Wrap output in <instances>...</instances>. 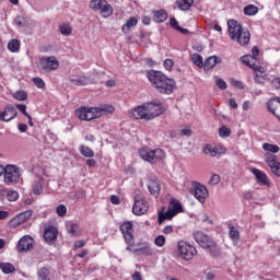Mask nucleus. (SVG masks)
I'll use <instances>...</instances> for the list:
<instances>
[{
  "mask_svg": "<svg viewBox=\"0 0 280 280\" xmlns=\"http://www.w3.org/2000/svg\"><path fill=\"white\" fill-rule=\"evenodd\" d=\"M132 117L135 119H145L148 121V108L147 105H139L132 110Z\"/></svg>",
  "mask_w": 280,
  "mask_h": 280,
  "instance_id": "b1692460",
  "label": "nucleus"
},
{
  "mask_svg": "<svg viewBox=\"0 0 280 280\" xmlns=\"http://www.w3.org/2000/svg\"><path fill=\"white\" fill-rule=\"evenodd\" d=\"M13 98L18 100V102H25V100H27V92H25V91H16L13 94Z\"/></svg>",
  "mask_w": 280,
  "mask_h": 280,
  "instance_id": "a19ab883",
  "label": "nucleus"
},
{
  "mask_svg": "<svg viewBox=\"0 0 280 280\" xmlns=\"http://www.w3.org/2000/svg\"><path fill=\"white\" fill-rule=\"evenodd\" d=\"M138 154L140 159L147 161L148 163H151L152 165L161 163V161L165 159V151H163L162 149L152 150L150 148H141L138 151Z\"/></svg>",
  "mask_w": 280,
  "mask_h": 280,
  "instance_id": "20e7f679",
  "label": "nucleus"
},
{
  "mask_svg": "<svg viewBox=\"0 0 280 280\" xmlns=\"http://www.w3.org/2000/svg\"><path fill=\"white\" fill-rule=\"evenodd\" d=\"M265 162L267 163L268 167H270L272 174L280 178V162L277 161V155L266 153L265 154Z\"/></svg>",
  "mask_w": 280,
  "mask_h": 280,
  "instance_id": "dca6fc26",
  "label": "nucleus"
},
{
  "mask_svg": "<svg viewBox=\"0 0 280 280\" xmlns=\"http://www.w3.org/2000/svg\"><path fill=\"white\" fill-rule=\"evenodd\" d=\"M43 185H45V179H43V177H38V179L34 182L33 194L35 196H40V194H43Z\"/></svg>",
  "mask_w": 280,
  "mask_h": 280,
  "instance_id": "7c9ffc66",
  "label": "nucleus"
},
{
  "mask_svg": "<svg viewBox=\"0 0 280 280\" xmlns=\"http://www.w3.org/2000/svg\"><path fill=\"white\" fill-rule=\"evenodd\" d=\"M252 174L255 176L258 185L261 187H270L272 185L270 183V177L266 174V172L259 170V168H252Z\"/></svg>",
  "mask_w": 280,
  "mask_h": 280,
  "instance_id": "6ab92c4d",
  "label": "nucleus"
},
{
  "mask_svg": "<svg viewBox=\"0 0 280 280\" xmlns=\"http://www.w3.org/2000/svg\"><path fill=\"white\" fill-rule=\"evenodd\" d=\"M191 61L194 62V65H196V67H199V69H202L205 65L202 56L197 52L191 55Z\"/></svg>",
  "mask_w": 280,
  "mask_h": 280,
  "instance_id": "4c0bfd02",
  "label": "nucleus"
},
{
  "mask_svg": "<svg viewBox=\"0 0 280 280\" xmlns=\"http://www.w3.org/2000/svg\"><path fill=\"white\" fill-rule=\"evenodd\" d=\"M32 215H34V211H32V210H26L24 212H21L18 215H15L10 221L12 229H16V226H21V224H24V222H27L32 218Z\"/></svg>",
  "mask_w": 280,
  "mask_h": 280,
  "instance_id": "a211bd4d",
  "label": "nucleus"
},
{
  "mask_svg": "<svg viewBox=\"0 0 280 280\" xmlns=\"http://www.w3.org/2000/svg\"><path fill=\"white\" fill-rule=\"evenodd\" d=\"M21 167L14 164H7L3 183L4 185H19L21 183Z\"/></svg>",
  "mask_w": 280,
  "mask_h": 280,
  "instance_id": "423d86ee",
  "label": "nucleus"
},
{
  "mask_svg": "<svg viewBox=\"0 0 280 280\" xmlns=\"http://www.w3.org/2000/svg\"><path fill=\"white\" fill-rule=\"evenodd\" d=\"M145 106L148 121L155 119V117H159L160 115H163V107L161 105L154 103H147Z\"/></svg>",
  "mask_w": 280,
  "mask_h": 280,
  "instance_id": "412c9836",
  "label": "nucleus"
},
{
  "mask_svg": "<svg viewBox=\"0 0 280 280\" xmlns=\"http://www.w3.org/2000/svg\"><path fill=\"white\" fill-rule=\"evenodd\" d=\"M8 49L12 51V54H16V51L21 49V42H19V39H11L8 43Z\"/></svg>",
  "mask_w": 280,
  "mask_h": 280,
  "instance_id": "f704fd0d",
  "label": "nucleus"
},
{
  "mask_svg": "<svg viewBox=\"0 0 280 280\" xmlns=\"http://www.w3.org/2000/svg\"><path fill=\"white\" fill-rule=\"evenodd\" d=\"M132 280H143V276L139 271H135L133 275H131Z\"/></svg>",
  "mask_w": 280,
  "mask_h": 280,
  "instance_id": "69168bd1",
  "label": "nucleus"
},
{
  "mask_svg": "<svg viewBox=\"0 0 280 280\" xmlns=\"http://www.w3.org/2000/svg\"><path fill=\"white\" fill-rule=\"evenodd\" d=\"M154 244L155 246H158L159 248H163V246H165V236L163 235H158L154 238Z\"/></svg>",
  "mask_w": 280,
  "mask_h": 280,
  "instance_id": "49530a36",
  "label": "nucleus"
},
{
  "mask_svg": "<svg viewBox=\"0 0 280 280\" xmlns=\"http://www.w3.org/2000/svg\"><path fill=\"white\" fill-rule=\"evenodd\" d=\"M178 213H183V205L176 198H172L168 202V209L166 212H159L158 222L159 224H163L164 220H172Z\"/></svg>",
  "mask_w": 280,
  "mask_h": 280,
  "instance_id": "39448f33",
  "label": "nucleus"
},
{
  "mask_svg": "<svg viewBox=\"0 0 280 280\" xmlns=\"http://www.w3.org/2000/svg\"><path fill=\"white\" fill-rule=\"evenodd\" d=\"M79 226L75 223L70 224L69 233L71 235H78Z\"/></svg>",
  "mask_w": 280,
  "mask_h": 280,
  "instance_id": "6e6d98bb",
  "label": "nucleus"
},
{
  "mask_svg": "<svg viewBox=\"0 0 280 280\" xmlns=\"http://www.w3.org/2000/svg\"><path fill=\"white\" fill-rule=\"evenodd\" d=\"M39 67L43 71H46V73H50V71H56V69L60 67V62L54 56L43 57L39 59Z\"/></svg>",
  "mask_w": 280,
  "mask_h": 280,
  "instance_id": "f8f14e48",
  "label": "nucleus"
},
{
  "mask_svg": "<svg viewBox=\"0 0 280 280\" xmlns=\"http://www.w3.org/2000/svg\"><path fill=\"white\" fill-rule=\"evenodd\" d=\"M119 231L121 232L122 237L128 245L126 247V250H132V248L135 247V223H132V221H126L120 224Z\"/></svg>",
  "mask_w": 280,
  "mask_h": 280,
  "instance_id": "6e6552de",
  "label": "nucleus"
},
{
  "mask_svg": "<svg viewBox=\"0 0 280 280\" xmlns=\"http://www.w3.org/2000/svg\"><path fill=\"white\" fill-rule=\"evenodd\" d=\"M215 84H217V86L218 88H220L221 89V91H226V81L225 80H223V79H217L215 80Z\"/></svg>",
  "mask_w": 280,
  "mask_h": 280,
  "instance_id": "603ef678",
  "label": "nucleus"
},
{
  "mask_svg": "<svg viewBox=\"0 0 280 280\" xmlns=\"http://www.w3.org/2000/svg\"><path fill=\"white\" fill-rule=\"evenodd\" d=\"M271 86H272L273 89H276L277 91H280V78H279V77L273 78V79L271 80Z\"/></svg>",
  "mask_w": 280,
  "mask_h": 280,
  "instance_id": "864d4df0",
  "label": "nucleus"
},
{
  "mask_svg": "<svg viewBox=\"0 0 280 280\" xmlns=\"http://www.w3.org/2000/svg\"><path fill=\"white\" fill-rule=\"evenodd\" d=\"M18 128H19L20 132H27V125H25V124H20L18 126Z\"/></svg>",
  "mask_w": 280,
  "mask_h": 280,
  "instance_id": "774afa93",
  "label": "nucleus"
},
{
  "mask_svg": "<svg viewBox=\"0 0 280 280\" xmlns=\"http://www.w3.org/2000/svg\"><path fill=\"white\" fill-rule=\"evenodd\" d=\"M147 211H150V203L145 200L143 195H136L132 213L135 215H145Z\"/></svg>",
  "mask_w": 280,
  "mask_h": 280,
  "instance_id": "9d476101",
  "label": "nucleus"
},
{
  "mask_svg": "<svg viewBox=\"0 0 280 280\" xmlns=\"http://www.w3.org/2000/svg\"><path fill=\"white\" fill-rule=\"evenodd\" d=\"M115 113V106L102 105L100 107H79L75 109V116L81 121H93V119H100L104 115H113Z\"/></svg>",
  "mask_w": 280,
  "mask_h": 280,
  "instance_id": "f257e3e1",
  "label": "nucleus"
},
{
  "mask_svg": "<svg viewBox=\"0 0 280 280\" xmlns=\"http://www.w3.org/2000/svg\"><path fill=\"white\" fill-rule=\"evenodd\" d=\"M90 9L94 12H100L103 19H108V16H113V12H115L113 5H110L107 0H91Z\"/></svg>",
  "mask_w": 280,
  "mask_h": 280,
  "instance_id": "0eeeda50",
  "label": "nucleus"
},
{
  "mask_svg": "<svg viewBox=\"0 0 280 280\" xmlns=\"http://www.w3.org/2000/svg\"><path fill=\"white\" fill-rule=\"evenodd\" d=\"M58 237V229L54 225L48 226L44 231V240L47 242H54Z\"/></svg>",
  "mask_w": 280,
  "mask_h": 280,
  "instance_id": "a878e982",
  "label": "nucleus"
},
{
  "mask_svg": "<svg viewBox=\"0 0 280 280\" xmlns=\"http://www.w3.org/2000/svg\"><path fill=\"white\" fill-rule=\"evenodd\" d=\"M56 213L59 218H65V215H67V206L62 203L57 206Z\"/></svg>",
  "mask_w": 280,
  "mask_h": 280,
  "instance_id": "c03bdc74",
  "label": "nucleus"
},
{
  "mask_svg": "<svg viewBox=\"0 0 280 280\" xmlns=\"http://www.w3.org/2000/svg\"><path fill=\"white\" fill-rule=\"evenodd\" d=\"M200 221L201 222H208V224H213V221H211L209 219V215L207 213H203V214L200 215Z\"/></svg>",
  "mask_w": 280,
  "mask_h": 280,
  "instance_id": "680f3d73",
  "label": "nucleus"
},
{
  "mask_svg": "<svg viewBox=\"0 0 280 280\" xmlns=\"http://www.w3.org/2000/svg\"><path fill=\"white\" fill-rule=\"evenodd\" d=\"M262 150H265V152H272V154H277V152H279L280 148L277 144L264 143Z\"/></svg>",
  "mask_w": 280,
  "mask_h": 280,
  "instance_id": "ea45409f",
  "label": "nucleus"
},
{
  "mask_svg": "<svg viewBox=\"0 0 280 280\" xmlns=\"http://www.w3.org/2000/svg\"><path fill=\"white\" fill-rule=\"evenodd\" d=\"M177 253L182 259L189 261V259H194L195 255H198V249L185 241H178Z\"/></svg>",
  "mask_w": 280,
  "mask_h": 280,
  "instance_id": "1a4fd4ad",
  "label": "nucleus"
},
{
  "mask_svg": "<svg viewBox=\"0 0 280 280\" xmlns=\"http://www.w3.org/2000/svg\"><path fill=\"white\" fill-rule=\"evenodd\" d=\"M7 198L9 202H16V200H19V191L9 190L7 194Z\"/></svg>",
  "mask_w": 280,
  "mask_h": 280,
  "instance_id": "79ce46f5",
  "label": "nucleus"
},
{
  "mask_svg": "<svg viewBox=\"0 0 280 280\" xmlns=\"http://www.w3.org/2000/svg\"><path fill=\"white\" fill-rule=\"evenodd\" d=\"M228 32L231 40H237L242 47H246L250 43V32L244 30L242 24L235 20L228 21Z\"/></svg>",
  "mask_w": 280,
  "mask_h": 280,
  "instance_id": "f03ea898",
  "label": "nucleus"
},
{
  "mask_svg": "<svg viewBox=\"0 0 280 280\" xmlns=\"http://www.w3.org/2000/svg\"><path fill=\"white\" fill-rule=\"evenodd\" d=\"M59 30L63 36H71V32H73V28L67 24L59 26Z\"/></svg>",
  "mask_w": 280,
  "mask_h": 280,
  "instance_id": "a18cd8bd",
  "label": "nucleus"
},
{
  "mask_svg": "<svg viewBox=\"0 0 280 280\" xmlns=\"http://www.w3.org/2000/svg\"><path fill=\"white\" fill-rule=\"evenodd\" d=\"M84 246H86V241L84 240L74 242V250H78V248H84Z\"/></svg>",
  "mask_w": 280,
  "mask_h": 280,
  "instance_id": "5fc2aeb1",
  "label": "nucleus"
},
{
  "mask_svg": "<svg viewBox=\"0 0 280 280\" xmlns=\"http://www.w3.org/2000/svg\"><path fill=\"white\" fill-rule=\"evenodd\" d=\"M165 77L163 72L156 70H150L147 73V78L155 91L161 89V83L165 80Z\"/></svg>",
  "mask_w": 280,
  "mask_h": 280,
  "instance_id": "ddd939ff",
  "label": "nucleus"
},
{
  "mask_svg": "<svg viewBox=\"0 0 280 280\" xmlns=\"http://www.w3.org/2000/svg\"><path fill=\"white\" fill-rule=\"evenodd\" d=\"M215 65H218V57H215V56L209 57L203 62V69H213V67H215Z\"/></svg>",
  "mask_w": 280,
  "mask_h": 280,
  "instance_id": "e433bc0d",
  "label": "nucleus"
},
{
  "mask_svg": "<svg viewBox=\"0 0 280 280\" xmlns=\"http://www.w3.org/2000/svg\"><path fill=\"white\" fill-rule=\"evenodd\" d=\"M70 84H73L74 86H86V84H91V79L89 77H75L71 75L69 77Z\"/></svg>",
  "mask_w": 280,
  "mask_h": 280,
  "instance_id": "393cba45",
  "label": "nucleus"
},
{
  "mask_svg": "<svg viewBox=\"0 0 280 280\" xmlns=\"http://www.w3.org/2000/svg\"><path fill=\"white\" fill-rule=\"evenodd\" d=\"M202 152L207 156H212V159H214L215 156H222V154H226L228 150L224 145L206 144L202 149Z\"/></svg>",
  "mask_w": 280,
  "mask_h": 280,
  "instance_id": "4468645a",
  "label": "nucleus"
},
{
  "mask_svg": "<svg viewBox=\"0 0 280 280\" xmlns=\"http://www.w3.org/2000/svg\"><path fill=\"white\" fill-rule=\"evenodd\" d=\"M267 108L271 115H275V117L280 120V115L277 114V108H279V102H277V98L269 100L267 102Z\"/></svg>",
  "mask_w": 280,
  "mask_h": 280,
  "instance_id": "c756f323",
  "label": "nucleus"
},
{
  "mask_svg": "<svg viewBox=\"0 0 280 280\" xmlns=\"http://www.w3.org/2000/svg\"><path fill=\"white\" fill-rule=\"evenodd\" d=\"M162 233H164V235H172L174 233V226L172 225H166L163 230Z\"/></svg>",
  "mask_w": 280,
  "mask_h": 280,
  "instance_id": "bf43d9fd",
  "label": "nucleus"
},
{
  "mask_svg": "<svg viewBox=\"0 0 280 280\" xmlns=\"http://www.w3.org/2000/svg\"><path fill=\"white\" fill-rule=\"evenodd\" d=\"M149 191L152 196H156L161 191V185L156 182L149 183Z\"/></svg>",
  "mask_w": 280,
  "mask_h": 280,
  "instance_id": "58836bf2",
  "label": "nucleus"
},
{
  "mask_svg": "<svg viewBox=\"0 0 280 280\" xmlns=\"http://www.w3.org/2000/svg\"><path fill=\"white\" fill-rule=\"evenodd\" d=\"M0 270H2L3 275H12V272H16V268L12 262H0Z\"/></svg>",
  "mask_w": 280,
  "mask_h": 280,
  "instance_id": "473e14b6",
  "label": "nucleus"
},
{
  "mask_svg": "<svg viewBox=\"0 0 280 280\" xmlns=\"http://www.w3.org/2000/svg\"><path fill=\"white\" fill-rule=\"evenodd\" d=\"M192 187L194 189L190 190V194L195 196L198 202H200L201 205H205L207 198H209V190L207 189V186L200 183L194 182Z\"/></svg>",
  "mask_w": 280,
  "mask_h": 280,
  "instance_id": "9b49d317",
  "label": "nucleus"
},
{
  "mask_svg": "<svg viewBox=\"0 0 280 280\" xmlns=\"http://www.w3.org/2000/svg\"><path fill=\"white\" fill-rule=\"evenodd\" d=\"M16 115H19V112L14 106L7 105L2 112H0V121H12V119H15Z\"/></svg>",
  "mask_w": 280,
  "mask_h": 280,
  "instance_id": "4be33fe9",
  "label": "nucleus"
},
{
  "mask_svg": "<svg viewBox=\"0 0 280 280\" xmlns=\"http://www.w3.org/2000/svg\"><path fill=\"white\" fill-rule=\"evenodd\" d=\"M34 248V238L30 235L23 236L16 245V249L19 253H27V250H32Z\"/></svg>",
  "mask_w": 280,
  "mask_h": 280,
  "instance_id": "aec40b11",
  "label": "nucleus"
},
{
  "mask_svg": "<svg viewBox=\"0 0 280 280\" xmlns=\"http://www.w3.org/2000/svg\"><path fill=\"white\" fill-rule=\"evenodd\" d=\"M170 25L171 27H173V30H177V31L180 27V25H178V20H176V18H171Z\"/></svg>",
  "mask_w": 280,
  "mask_h": 280,
  "instance_id": "13d9d810",
  "label": "nucleus"
},
{
  "mask_svg": "<svg viewBox=\"0 0 280 280\" xmlns=\"http://www.w3.org/2000/svg\"><path fill=\"white\" fill-rule=\"evenodd\" d=\"M244 56H249L250 58H253V62H256L257 56H259V48L257 46H254L252 48V55H244Z\"/></svg>",
  "mask_w": 280,
  "mask_h": 280,
  "instance_id": "09e8293b",
  "label": "nucleus"
},
{
  "mask_svg": "<svg viewBox=\"0 0 280 280\" xmlns=\"http://www.w3.org/2000/svg\"><path fill=\"white\" fill-rule=\"evenodd\" d=\"M253 60L254 59L250 56L241 57V61L243 62V65H245V67H249V69H253L255 74L259 73V75H266V69L255 63V61L253 62Z\"/></svg>",
  "mask_w": 280,
  "mask_h": 280,
  "instance_id": "f3484780",
  "label": "nucleus"
},
{
  "mask_svg": "<svg viewBox=\"0 0 280 280\" xmlns=\"http://www.w3.org/2000/svg\"><path fill=\"white\" fill-rule=\"evenodd\" d=\"M153 21H155V23H165V21H167V11H165L164 9L154 11Z\"/></svg>",
  "mask_w": 280,
  "mask_h": 280,
  "instance_id": "c85d7f7f",
  "label": "nucleus"
},
{
  "mask_svg": "<svg viewBox=\"0 0 280 280\" xmlns=\"http://www.w3.org/2000/svg\"><path fill=\"white\" fill-rule=\"evenodd\" d=\"M219 136L223 138L231 137V130L229 129V127L222 126L219 129Z\"/></svg>",
  "mask_w": 280,
  "mask_h": 280,
  "instance_id": "de8ad7c7",
  "label": "nucleus"
},
{
  "mask_svg": "<svg viewBox=\"0 0 280 280\" xmlns=\"http://www.w3.org/2000/svg\"><path fill=\"white\" fill-rule=\"evenodd\" d=\"M220 183V175L213 174L210 178V185H218Z\"/></svg>",
  "mask_w": 280,
  "mask_h": 280,
  "instance_id": "4d7b16f0",
  "label": "nucleus"
},
{
  "mask_svg": "<svg viewBox=\"0 0 280 280\" xmlns=\"http://www.w3.org/2000/svg\"><path fill=\"white\" fill-rule=\"evenodd\" d=\"M15 108H18V110H20V113H22V115H24V117H27V119H31V115H30V113H27V105L16 104Z\"/></svg>",
  "mask_w": 280,
  "mask_h": 280,
  "instance_id": "37998d69",
  "label": "nucleus"
},
{
  "mask_svg": "<svg viewBox=\"0 0 280 280\" xmlns=\"http://www.w3.org/2000/svg\"><path fill=\"white\" fill-rule=\"evenodd\" d=\"M229 229V237L232 242H237L240 240V230L235 228L233 224L228 225Z\"/></svg>",
  "mask_w": 280,
  "mask_h": 280,
  "instance_id": "72a5a7b5",
  "label": "nucleus"
},
{
  "mask_svg": "<svg viewBox=\"0 0 280 280\" xmlns=\"http://www.w3.org/2000/svg\"><path fill=\"white\" fill-rule=\"evenodd\" d=\"M141 246H143V248H136L131 250H129V253H137L138 255H144V257H152V255H154V249H152V247L150 246V243L145 242L142 243Z\"/></svg>",
  "mask_w": 280,
  "mask_h": 280,
  "instance_id": "5701e85b",
  "label": "nucleus"
},
{
  "mask_svg": "<svg viewBox=\"0 0 280 280\" xmlns=\"http://www.w3.org/2000/svg\"><path fill=\"white\" fill-rule=\"evenodd\" d=\"M163 67H164V69H166V71H171L174 67V60L165 59L163 62Z\"/></svg>",
  "mask_w": 280,
  "mask_h": 280,
  "instance_id": "3c124183",
  "label": "nucleus"
},
{
  "mask_svg": "<svg viewBox=\"0 0 280 280\" xmlns=\"http://www.w3.org/2000/svg\"><path fill=\"white\" fill-rule=\"evenodd\" d=\"M265 80H266V75L259 74V73L256 72L255 82H258V84H264Z\"/></svg>",
  "mask_w": 280,
  "mask_h": 280,
  "instance_id": "052dcab7",
  "label": "nucleus"
},
{
  "mask_svg": "<svg viewBox=\"0 0 280 280\" xmlns=\"http://www.w3.org/2000/svg\"><path fill=\"white\" fill-rule=\"evenodd\" d=\"M174 86H176V82L166 75L163 79V82L160 83V88H156L155 91H158V93H161L162 95H172V93L174 92Z\"/></svg>",
  "mask_w": 280,
  "mask_h": 280,
  "instance_id": "2eb2a0df",
  "label": "nucleus"
},
{
  "mask_svg": "<svg viewBox=\"0 0 280 280\" xmlns=\"http://www.w3.org/2000/svg\"><path fill=\"white\" fill-rule=\"evenodd\" d=\"M243 198H244L245 200H253V191H250V190L244 191V192H243Z\"/></svg>",
  "mask_w": 280,
  "mask_h": 280,
  "instance_id": "e2e57ef3",
  "label": "nucleus"
},
{
  "mask_svg": "<svg viewBox=\"0 0 280 280\" xmlns=\"http://www.w3.org/2000/svg\"><path fill=\"white\" fill-rule=\"evenodd\" d=\"M243 12L246 16H255L259 12V8L255 4H249L244 8Z\"/></svg>",
  "mask_w": 280,
  "mask_h": 280,
  "instance_id": "c9c22d12",
  "label": "nucleus"
},
{
  "mask_svg": "<svg viewBox=\"0 0 280 280\" xmlns=\"http://www.w3.org/2000/svg\"><path fill=\"white\" fill-rule=\"evenodd\" d=\"M192 237L201 248L209 250L212 257H218L220 255V247L218 246V243H215L213 237L205 234V232L202 231L194 232Z\"/></svg>",
  "mask_w": 280,
  "mask_h": 280,
  "instance_id": "7ed1b4c3",
  "label": "nucleus"
},
{
  "mask_svg": "<svg viewBox=\"0 0 280 280\" xmlns=\"http://www.w3.org/2000/svg\"><path fill=\"white\" fill-rule=\"evenodd\" d=\"M33 84H35L37 89H45V81L40 78H33Z\"/></svg>",
  "mask_w": 280,
  "mask_h": 280,
  "instance_id": "8fccbe9b",
  "label": "nucleus"
},
{
  "mask_svg": "<svg viewBox=\"0 0 280 280\" xmlns=\"http://www.w3.org/2000/svg\"><path fill=\"white\" fill-rule=\"evenodd\" d=\"M139 24V19L131 16L127 20V22L121 26L122 34H128L131 27H137Z\"/></svg>",
  "mask_w": 280,
  "mask_h": 280,
  "instance_id": "bb28decb",
  "label": "nucleus"
},
{
  "mask_svg": "<svg viewBox=\"0 0 280 280\" xmlns=\"http://www.w3.org/2000/svg\"><path fill=\"white\" fill-rule=\"evenodd\" d=\"M110 202H112V205H120L121 200L119 199V196L113 195L110 197Z\"/></svg>",
  "mask_w": 280,
  "mask_h": 280,
  "instance_id": "0e129e2a",
  "label": "nucleus"
},
{
  "mask_svg": "<svg viewBox=\"0 0 280 280\" xmlns=\"http://www.w3.org/2000/svg\"><path fill=\"white\" fill-rule=\"evenodd\" d=\"M175 5L182 12H187L188 10H191V8L194 7V0H177L175 2Z\"/></svg>",
  "mask_w": 280,
  "mask_h": 280,
  "instance_id": "cd10ccee",
  "label": "nucleus"
},
{
  "mask_svg": "<svg viewBox=\"0 0 280 280\" xmlns=\"http://www.w3.org/2000/svg\"><path fill=\"white\" fill-rule=\"evenodd\" d=\"M79 150H80V153L82 154V156H85V159H93V156H95V151H93V149H91V147L81 144L79 147Z\"/></svg>",
  "mask_w": 280,
  "mask_h": 280,
  "instance_id": "2f4dec72",
  "label": "nucleus"
},
{
  "mask_svg": "<svg viewBox=\"0 0 280 280\" xmlns=\"http://www.w3.org/2000/svg\"><path fill=\"white\" fill-rule=\"evenodd\" d=\"M180 135H183L184 137H191V129L190 128L182 129Z\"/></svg>",
  "mask_w": 280,
  "mask_h": 280,
  "instance_id": "338daca9",
  "label": "nucleus"
}]
</instances>
